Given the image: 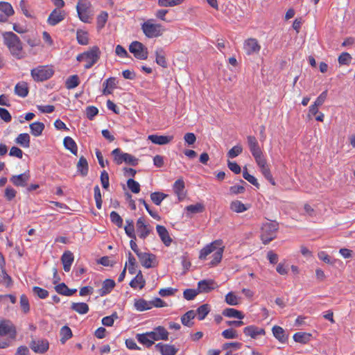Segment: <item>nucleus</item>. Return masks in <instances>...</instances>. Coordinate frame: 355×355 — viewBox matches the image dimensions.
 <instances>
[{"mask_svg":"<svg viewBox=\"0 0 355 355\" xmlns=\"http://www.w3.org/2000/svg\"><path fill=\"white\" fill-rule=\"evenodd\" d=\"M187 211L192 214L201 213L204 211L205 207L201 203H196L195 205H190L186 207Z\"/></svg>","mask_w":355,"mask_h":355,"instance_id":"obj_54","label":"nucleus"},{"mask_svg":"<svg viewBox=\"0 0 355 355\" xmlns=\"http://www.w3.org/2000/svg\"><path fill=\"white\" fill-rule=\"evenodd\" d=\"M250 205H245L241 201L236 200L231 202L230 208L236 213H243L250 208Z\"/></svg>","mask_w":355,"mask_h":355,"instance_id":"obj_29","label":"nucleus"},{"mask_svg":"<svg viewBox=\"0 0 355 355\" xmlns=\"http://www.w3.org/2000/svg\"><path fill=\"white\" fill-rule=\"evenodd\" d=\"M243 49L247 55L259 53L261 46L255 38H248L244 42Z\"/></svg>","mask_w":355,"mask_h":355,"instance_id":"obj_13","label":"nucleus"},{"mask_svg":"<svg viewBox=\"0 0 355 355\" xmlns=\"http://www.w3.org/2000/svg\"><path fill=\"white\" fill-rule=\"evenodd\" d=\"M210 311V307L208 304H204L200 306L196 310V315L199 320H204Z\"/></svg>","mask_w":355,"mask_h":355,"instance_id":"obj_39","label":"nucleus"},{"mask_svg":"<svg viewBox=\"0 0 355 355\" xmlns=\"http://www.w3.org/2000/svg\"><path fill=\"white\" fill-rule=\"evenodd\" d=\"M129 51L138 60H146L148 58V49L140 42H132L129 46Z\"/></svg>","mask_w":355,"mask_h":355,"instance_id":"obj_8","label":"nucleus"},{"mask_svg":"<svg viewBox=\"0 0 355 355\" xmlns=\"http://www.w3.org/2000/svg\"><path fill=\"white\" fill-rule=\"evenodd\" d=\"M33 291L40 299H46L49 296V292L39 286H34Z\"/></svg>","mask_w":355,"mask_h":355,"instance_id":"obj_63","label":"nucleus"},{"mask_svg":"<svg viewBox=\"0 0 355 355\" xmlns=\"http://www.w3.org/2000/svg\"><path fill=\"white\" fill-rule=\"evenodd\" d=\"M156 230L159 236L160 237L164 244L166 246H169L171 244L172 239L166 228L163 225H157Z\"/></svg>","mask_w":355,"mask_h":355,"instance_id":"obj_24","label":"nucleus"},{"mask_svg":"<svg viewBox=\"0 0 355 355\" xmlns=\"http://www.w3.org/2000/svg\"><path fill=\"white\" fill-rule=\"evenodd\" d=\"M222 315L227 318H236L239 320H243L245 317V315L242 311L233 308H226L223 309Z\"/></svg>","mask_w":355,"mask_h":355,"instance_id":"obj_27","label":"nucleus"},{"mask_svg":"<svg viewBox=\"0 0 355 355\" xmlns=\"http://www.w3.org/2000/svg\"><path fill=\"white\" fill-rule=\"evenodd\" d=\"M198 294L199 292L198 289L188 288L183 292V296L187 300H193Z\"/></svg>","mask_w":355,"mask_h":355,"instance_id":"obj_61","label":"nucleus"},{"mask_svg":"<svg viewBox=\"0 0 355 355\" xmlns=\"http://www.w3.org/2000/svg\"><path fill=\"white\" fill-rule=\"evenodd\" d=\"M223 244L222 240H216L211 243L209 245H207L205 248H203L200 252L199 255V259L202 260L206 259L207 257L211 253L214 252L216 248L217 245H221Z\"/></svg>","mask_w":355,"mask_h":355,"instance_id":"obj_18","label":"nucleus"},{"mask_svg":"<svg viewBox=\"0 0 355 355\" xmlns=\"http://www.w3.org/2000/svg\"><path fill=\"white\" fill-rule=\"evenodd\" d=\"M146 284V281L141 272L139 270L135 277L130 282V286L135 289H142Z\"/></svg>","mask_w":355,"mask_h":355,"instance_id":"obj_28","label":"nucleus"},{"mask_svg":"<svg viewBox=\"0 0 355 355\" xmlns=\"http://www.w3.org/2000/svg\"><path fill=\"white\" fill-rule=\"evenodd\" d=\"M279 229V223L277 221H269L262 224L261 227V240L263 244H268L276 238V234Z\"/></svg>","mask_w":355,"mask_h":355,"instance_id":"obj_2","label":"nucleus"},{"mask_svg":"<svg viewBox=\"0 0 355 355\" xmlns=\"http://www.w3.org/2000/svg\"><path fill=\"white\" fill-rule=\"evenodd\" d=\"M54 73L52 67L40 65L31 70V76L35 82H43L51 78Z\"/></svg>","mask_w":355,"mask_h":355,"instance_id":"obj_3","label":"nucleus"},{"mask_svg":"<svg viewBox=\"0 0 355 355\" xmlns=\"http://www.w3.org/2000/svg\"><path fill=\"white\" fill-rule=\"evenodd\" d=\"M144 34L148 38L158 37L162 35L164 28L161 24H154L151 19L147 20L141 24Z\"/></svg>","mask_w":355,"mask_h":355,"instance_id":"obj_5","label":"nucleus"},{"mask_svg":"<svg viewBox=\"0 0 355 355\" xmlns=\"http://www.w3.org/2000/svg\"><path fill=\"white\" fill-rule=\"evenodd\" d=\"M111 292V279H106L103 284V286L98 291L100 296H104Z\"/></svg>","mask_w":355,"mask_h":355,"instance_id":"obj_50","label":"nucleus"},{"mask_svg":"<svg viewBox=\"0 0 355 355\" xmlns=\"http://www.w3.org/2000/svg\"><path fill=\"white\" fill-rule=\"evenodd\" d=\"M80 84V80L78 75L70 76L65 82V87L68 89H72L78 87Z\"/></svg>","mask_w":355,"mask_h":355,"instance_id":"obj_42","label":"nucleus"},{"mask_svg":"<svg viewBox=\"0 0 355 355\" xmlns=\"http://www.w3.org/2000/svg\"><path fill=\"white\" fill-rule=\"evenodd\" d=\"M30 173L28 171L24 173H21L17 175H12L10 178L12 183L17 187H25L27 184V182L29 180Z\"/></svg>","mask_w":355,"mask_h":355,"instance_id":"obj_21","label":"nucleus"},{"mask_svg":"<svg viewBox=\"0 0 355 355\" xmlns=\"http://www.w3.org/2000/svg\"><path fill=\"white\" fill-rule=\"evenodd\" d=\"M94 193L96 207L101 209L102 206L101 193L98 185L94 187Z\"/></svg>","mask_w":355,"mask_h":355,"instance_id":"obj_60","label":"nucleus"},{"mask_svg":"<svg viewBox=\"0 0 355 355\" xmlns=\"http://www.w3.org/2000/svg\"><path fill=\"white\" fill-rule=\"evenodd\" d=\"M91 3L88 0H79L76 10L80 19L83 22H89L90 19L89 8Z\"/></svg>","mask_w":355,"mask_h":355,"instance_id":"obj_10","label":"nucleus"},{"mask_svg":"<svg viewBox=\"0 0 355 355\" xmlns=\"http://www.w3.org/2000/svg\"><path fill=\"white\" fill-rule=\"evenodd\" d=\"M141 264L146 268H154L157 266L158 262L155 254L147 252H141L137 256Z\"/></svg>","mask_w":355,"mask_h":355,"instance_id":"obj_11","label":"nucleus"},{"mask_svg":"<svg viewBox=\"0 0 355 355\" xmlns=\"http://www.w3.org/2000/svg\"><path fill=\"white\" fill-rule=\"evenodd\" d=\"M153 227L146 221L144 217H140L136 222V233L142 240L146 239L152 232Z\"/></svg>","mask_w":355,"mask_h":355,"instance_id":"obj_7","label":"nucleus"},{"mask_svg":"<svg viewBox=\"0 0 355 355\" xmlns=\"http://www.w3.org/2000/svg\"><path fill=\"white\" fill-rule=\"evenodd\" d=\"M261 173L264 176V178L272 185H275V181L274 178H272V175L271 174L270 168L268 166H266V167H263L260 169Z\"/></svg>","mask_w":355,"mask_h":355,"instance_id":"obj_57","label":"nucleus"},{"mask_svg":"<svg viewBox=\"0 0 355 355\" xmlns=\"http://www.w3.org/2000/svg\"><path fill=\"white\" fill-rule=\"evenodd\" d=\"M17 329L15 324L10 320H0V336H8L15 340L17 337Z\"/></svg>","mask_w":355,"mask_h":355,"instance_id":"obj_9","label":"nucleus"},{"mask_svg":"<svg viewBox=\"0 0 355 355\" xmlns=\"http://www.w3.org/2000/svg\"><path fill=\"white\" fill-rule=\"evenodd\" d=\"M2 37L3 44L7 46L10 54L14 58L17 60H21L26 57L23 44L15 33L11 31L4 32L2 33Z\"/></svg>","mask_w":355,"mask_h":355,"instance_id":"obj_1","label":"nucleus"},{"mask_svg":"<svg viewBox=\"0 0 355 355\" xmlns=\"http://www.w3.org/2000/svg\"><path fill=\"white\" fill-rule=\"evenodd\" d=\"M15 93L17 96L24 98L28 94V87L26 82H19L15 87Z\"/></svg>","mask_w":355,"mask_h":355,"instance_id":"obj_31","label":"nucleus"},{"mask_svg":"<svg viewBox=\"0 0 355 355\" xmlns=\"http://www.w3.org/2000/svg\"><path fill=\"white\" fill-rule=\"evenodd\" d=\"M99 58V50L97 47H93L91 50L78 54L76 59L79 62H85V69H90Z\"/></svg>","mask_w":355,"mask_h":355,"instance_id":"obj_4","label":"nucleus"},{"mask_svg":"<svg viewBox=\"0 0 355 355\" xmlns=\"http://www.w3.org/2000/svg\"><path fill=\"white\" fill-rule=\"evenodd\" d=\"M150 335L149 332H146L144 334H138L137 335V338L140 343L143 344L147 347H150L154 344L153 339L150 338Z\"/></svg>","mask_w":355,"mask_h":355,"instance_id":"obj_36","label":"nucleus"},{"mask_svg":"<svg viewBox=\"0 0 355 355\" xmlns=\"http://www.w3.org/2000/svg\"><path fill=\"white\" fill-rule=\"evenodd\" d=\"M247 141L250 151L253 157L263 153V151L259 145L258 141L254 136H248Z\"/></svg>","mask_w":355,"mask_h":355,"instance_id":"obj_20","label":"nucleus"},{"mask_svg":"<svg viewBox=\"0 0 355 355\" xmlns=\"http://www.w3.org/2000/svg\"><path fill=\"white\" fill-rule=\"evenodd\" d=\"M77 169L83 176H85L88 173V163L84 157H80L78 164Z\"/></svg>","mask_w":355,"mask_h":355,"instance_id":"obj_40","label":"nucleus"},{"mask_svg":"<svg viewBox=\"0 0 355 355\" xmlns=\"http://www.w3.org/2000/svg\"><path fill=\"white\" fill-rule=\"evenodd\" d=\"M64 147L69 150L72 154L77 155L78 147L75 141L70 137H64L63 140Z\"/></svg>","mask_w":355,"mask_h":355,"instance_id":"obj_33","label":"nucleus"},{"mask_svg":"<svg viewBox=\"0 0 355 355\" xmlns=\"http://www.w3.org/2000/svg\"><path fill=\"white\" fill-rule=\"evenodd\" d=\"M218 287L217 284L213 279H203L198 282L197 289L199 293H207Z\"/></svg>","mask_w":355,"mask_h":355,"instance_id":"obj_15","label":"nucleus"},{"mask_svg":"<svg viewBox=\"0 0 355 355\" xmlns=\"http://www.w3.org/2000/svg\"><path fill=\"white\" fill-rule=\"evenodd\" d=\"M221 335L223 338L226 339H234L238 337L237 331L232 328L224 330L222 332Z\"/></svg>","mask_w":355,"mask_h":355,"instance_id":"obj_62","label":"nucleus"},{"mask_svg":"<svg viewBox=\"0 0 355 355\" xmlns=\"http://www.w3.org/2000/svg\"><path fill=\"white\" fill-rule=\"evenodd\" d=\"M168 196L162 192H153L150 194V200L156 205H160L162 202Z\"/></svg>","mask_w":355,"mask_h":355,"instance_id":"obj_44","label":"nucleus"},{"mask_svg":"<svg viewBox=\"0 0 355 355\" xmlns=\"http://www.w3.org/2000/svg\"><path fill=\"white\" fill-rule=\"evenodd\" d=\"M124 230L128 237H130V239H137L136 232H135L134 225H125L124 226Z\"/></svg>","mask_w":355,"mask_h":355,"instance_id":"obj_64","label":"nucleus"},{"mask_svg":"<svg viewBox=\"0 0 355 355\" xmlns=\"http://www.w3.org/2000/svg\"><path fill=\"white\" fill-rule=\"evenodd\" d=\"M135 306L137 310L139 311H143L145 310H148L152 308L150 304V302H147L143 299L139 300L135 302Z\"/></svg>","mask_w":355,"mask_h":355,"instance_id":"obj_47","label":"nucleus"},{"mask_svg":"<svg viewBox=\"0 0 355 355\" xmlns=\"http://www.w3.org/2000/svg\"><path fill=\"white\" fill-rule=\"evenodd\" d=\"M272 334L274 336L282 343H284L287 339L284 329L279 326L273 327Z\"/></svg>","mask_w":355,"mask_h":355,"instance_id":"obj_43","label":"nucleus"},{"mask_svg":"<svg viewBox=\"0 0 355 355\" xmlns=\"http://www.w3.org/2000/svg\"><path fill=\"white\" fill-rule=\"evenodd\" d=\"M155 348L162 354V355H175L178 351V349L174 345L163 344L161 343H157L155 345Z\"/></svg>","mask_w":355,"mask_h":355,"instance_id":"obj_22","label":"nucleus"},{"mask_svg":"<svg viewBox=\"0 0 355 355\" xmlns=\"http://www.w3.org/2000/svg\"><path fill=\"white\" fill-rule=\"evenodd\" d=\"M196 313L193 310H190L187 311L185 314H184L181 318L182 323L184 326L191 327L193 325V322L191 320L196 317Z\"/></svg>","mask_w":355,"mask_h":355,"instance_id":"obj_38","label":"nucleus"},{"mask_svg":"<svg viewBox=\"0 0 355 355\" xmlns=\"http://www.w3.org/2000/svg\"><path fill=\"white\" fill-rule=\"evenodd\" d=\"M243 177L245 180H246L247 181H248L250 183H251L252 185H254V187H256L257 188H259V184L257 181V179L250 175L248 172V169L246 167H244L243 168Z\"/></svg>","mask_w":355,"mask_h":355,"instance_id":"obj_49","label":"nucleus"},{"mask_svg":"<svg viewBox=\"0 0 355 355\" xmlns=\"http://www.w3.org/2000/svg\"><path fill=\"white\" fill-rule=\"evenodd\" d=\"M127 186L128 189L134 193H138L140 191V184L132 178H129L128 180Z\"/></svg>","mask_w":355,"mask_h":355,"instance_id":"obj_53","label":"nucleus"},{"mask_svg":"<svg viewBox=\"0 0 355 355\" xmlns=\"http://www.w3.org/2000/svg\"><path fill=\"white\" fill-rule=\"evenodd\" d=\"M155 62L156 63L164 67H167V62L165 58V54L162 48H159L155 51Z\"/></svg>","mask_w":355,"mask_h":355,"instance_id":"obj_37","label":"nucleus"},{"mask_svg":"<svg viewBox=\"0 0 355 355\" xmlns=\"http://www.w3.org/2000/svg\"><path fill=\"white\" fill-rule=\"evenodd\" d=\"M173 135H150L148 136L149 141L157 145L168 144L173 140Z\"/></svg>","mask_w":355,"mask_h":355,"instance_id":"obj_19","label":"nucleus"},{"mask_svg":"<svg viewBox=\"0 0 355 355\" xmlns=\"http://www.w3.org/2000/svg\"><path fill=\"white\" fill-rule=\"evenodd\" d=\"M16 144L24 148L30 147L31 137L28 133H21L15 139Z\"/></svg>","mask_w":355,"mask_h":355,"instance_id":"obj_32","label":"nucleus"},{"mask_svg":"<svg viewBox=\"0 0 355 355\" xmlns=\"http://www.w3.org/2000/svg\"><path fill=\"white\" fill-rule=\"evenodd\" d=\"M184 188V182L182 179L177 180L173 185V191L178 196L179 200H182L185 198Z\"/></svg>","mask_w":355,"mask_h":355,"instance_id":"obj_25","label":"nucleus"},{"mask_svg":"<svg viewBox=\"0 0 355 355\" xmlns=\"http://www.w3.org/2000/svg\"><path fill=\"white\" fill-rule=\"evenodd\" d=\"M243 151V148L241 145H236L233 146L228 152L227 156L230 158H234L239 155Z\"/></svg>","mask_w":355,"mask_h":355,"instance_id":"obj_58","label":"nucleus"},{"mask_svg":"<svg viewBox=\"0 0 355 355\" xmlns=\"http://www.w3.org/2000/svg\"><path fill=\"white\" fill-rule=\"evenodd\" d=\"M128 267V272L133 275L137 272V264L135 258L129 252L128 254V263L125 265Z\"/></svg>","mask_w":355,"mask_h":355,"instance_id":"obj_45","label":"nucleus"},{"mask_svg":"<svg viewBox=\"0 0 355 355\" xmlns=\"http://www.w3.org/2000/svg\"><path fill=\"white\" fill-rule=\"evenodd\" d=\"M61 260L63 264L64 270L65 272H69L74 260L73 253L70 251L64 252L62 255Z\"/></svg>","mask_w":355,"mask_h":355,"instance_id":"obj_26","label":"nucleus"},{"mask_svg":"<svg viewBox=\"0 0 355 355\" xmlns=\"http://www.w3.org/2000/svg\"><path fill=\"white\" fill-rule=\"evenodd\" d=\"M150 335V338L153 340H167L168 338V332L162 326H158L153 329L152 331H149Z\"/></svg>","mask_w":355,"mask_h":355,"instance_id":"obj_17","label":"nucleus"},{"mask_svg":"<svg viewBox=\"0 0 355 355\" xmlns=\"http://www.w3.org/2000/svg\"><path fill=\"white\" fill-rule=\"evenodd\" d=\"M14 13L15 11L10 3L0 1V22H6Z\"/></svg>","mask_w":355,"mask_h":355,"instance_id":"obj_14","label":"nucleus"},{"mask_svg":"<svg viewBox=\"0 0 355 355\" xmlns=\"http://www.w3.org/2000/svg\"><path fill=\"white\" fill-rule=\"evenodd\" d=\"M114 160L117 164H121L125 162L132 166L137 164V159L130 154L123 153L121 149L116 148L112 150Z\"/></svg>","mask_w":355,"mask_h":355,"instance_id":"obj_6","label":"nucleus"},{"mask_svg":"<svg viewBox=\"0 0 355 355\" xmlns=\"http://www.w3.org/2000/svg\"><path fill=\"white\" fill-rule=\"evenodd\" d=\"M184 0H158V4L163 7H171L182 3Z\"/></svg>","mask_w":355,"mask_h":355,"instance_id":"obj_59","label":"nucleus"},{"mask_svg":"<svg viewBox=\"0 0 355 355\" xmlns=\"http://www.w3.org/2000/svg\"><path fill=\"white\" fill-rule=\"evenodd\" d=\"M310 334L304 332H297L293 335V339L295 342L300 343H306L309 340Z\"/></svg>","mask_w":355,"mask_h":355,"instance_id":"obj_51","label":"nucleus"},{"mask_svg":"<svg viewBox=\"0 0 355 355\" xmlns=\"http://www.w3.org/2000/svg\"><path fill=\"white\" fill-rule=\"evenodd\" d=\"M108 19V13L101 12L97 17V28L98 30L103 28Z\"/></svg>","mask_w":355,"mask_h":355,"instance_id":"obj_52","label":"nucleus"},{"mask_svg":"<svg viewBox=\"0 0 355 355\" xmlns=\"http://www.w3.org/2000/svg\"><path fill=\"white\" fill-rule=\"evenodd\" d=\"M20 306L24 313H28L30 311V305L28 299L26 295L23 294L20 296Z\"/></svg>","mask_w":355,"mask_h":355,"instance_id":"obj_56","label":"nucleus"},{"mask_svg":"<svg viewBox=\"0 0 355 355\" xmlns=\"http://www.w3.org/2000/svg\"><path fill=\"white\" fill-rule=\"evenodd\" d=\"M223 251H224V246L223 245V244L221 245H218V246L217 245V248L214 252V254H213V259L210 262V265L211 266H216L220 262L222 257H223Z\"/></svg>","mask_w":355,"mask_h":355,"instance_id":"obj_34","label":"nucleus"},{"mask_svg":"<svg viewBox=\"0 0 355 355\" xmlns=\"http://www.w3.org/2000/svg\"><path fill=\"white\" fill-rule=\"evenodd\" d=\"M29 128L32 135L39 137L42 134L45 125L42 122L35 121L31 123Z\"/></svg>","mask_w":355,"mask_h":355,"instance_id":"obj_30","label":"nucleus"},{"mask_svg":"<svg viewBox=\"0 0 355 355\" xmlns=\"http://www.w3.org/2000/svg\"><path fill=\"white\" fill-rule=\"evenodd\" d=\"M76 39L78 44L81 45H87L89 43L88 33L83 30L77 31Z\"/></svg>","mask_w":355,"mask_h":355,"instance_id":"obj_46","label":"nucleus"},{"mask_svg":"<svg viewBox=\"0 0 355 355\" xmlns=\"http://www.w3.org/2000/svg\"><path fill=\"white\" fill-rule=\"evenodd\" d=\"M60 334L61 336L60 340L62 344H64L73 336L72 331L68 326H63L60 329Z\"/></svg>","mask_w":355,"mask_h":355,"instance_id":"obj_41","label":"nucleus"},{"mask_svg":"<svg viewBox=\"0 0 355 355\" xmlns=\"http://www.w3.org/2000/svg\"><path fill=\"white\" fill-rule=\"evenodd\" d=\"M225 302L231 306L238 305L240 302L239 297L236 295L233 292H229L225 295Z\"/></svg>","mask_w":355,"mask_h":355,"instance_id":"obj_48","label":"nucleus"},{"mask_svg":"<svg viewBox=\"0 0 355 355\" xmlns=\"http://www.w3.org/2000/svg\"><path fill=\"white\" fill-rule=\"evenodd\" d=\"M352 60L351 55L347 52L342 53L338 58V63L341 65H349Z\"/></svg>","mask_w":355,"mask_h":355,"instance_id":"obj_55","label":"nucleus"},{"mask_svg":"<svg viewBox=\"0 0 355 355\" xmlns=\"http://www.w3.org/2000/svg\"><path fill=\"white\" fill-rule=\"evenodd\" d=\"M30 347L35 353L44 354L49 350V343L46 339L32 340L30 343Z\"/></svg>","mask_w":355,"mask_h":355,"instance_id":"obj_12","label":"nucleus"},{"mask_svg":"<svg viewBox=\"0 0 355 355\" xmlns=\"http://www.w3.org/2000/svg\"><path fill=\"white\" fill-rule=\"evenodd\" d=\"M65 17L64 12L63 10H60V9L55 8L54 9L49 15L47 19V23L50 26H55L62 20H64Z\"/></svg>","mask_w":355,"mask_h":355,"instance_id":"obj_16","label":"nucleus"},{"mask_svg":"<svg viewBox=\"0 0 355 355\" xmlns=\"http://www.w3.org/2000/svg\"><path fill=\"white\" fill-rule=\"evenodd\" d=\"M243 333L246 336L256 338L258 336L264 335L265 330L254 325H250L243 329Z\"/></svg>","mask_w":355,"mask_h":355,"instance_id":"obj_23","label":"nucleus"},{"mask_svg":"<svg viewBox=\"0 0 355 355\" xmlns=\"http://www.w3.org/2000/svg\"><path fill=\"white\" fill-rule=\"evenodd\" d=\"M71 309L79 314H86L89 311V306L85 302H73Z\"/></svg>","mask_w":355,"mask_h":355,"instance_id":"obj_35","label":"nucleus"}]
</instances>
